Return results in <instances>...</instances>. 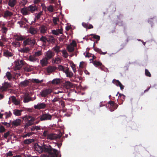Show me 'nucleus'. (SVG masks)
I'll return each instance as SVG.
<instances>
[{"label": "nucleus", "instance_id": "1", "mask_svg": "<svg viewBox=\"0 0 157 157\" xmlns=\"http://www.w3.org/2000/svg\"><path fill=\"white\" fill-rule=\"evenodd\" d=\"M43 135L44 136L46 137L47 139L52 140L57 139H60L62 136L63 134L60 132L58 135H57L50 133L48 131L45 130L43 133Z\"/></svg>", "mask_w": 157, "mask_h": 157}, {"label": "nucleus", "instance_id": "2", "mask_svg": "<svg viewBox=\"0 0 157 157\" xmlns=\"http://www.w3.org/2000/svg\"><path fill=\"white\" fill-rule=\"evenodd\" d=\"M22 119L25 121H27L25 124V127H28L32 125L33 124L34 121L35 120V118L32 116L26 115L22 117Z\"/></svg>", "mask_w": 157, "mask_h": 157}, {"label": "nucleus", "instance_id": "3", "mask_svg": "<svg viewBox=\"0 0 157 157\" xmlns=\"http://www.w3.org/2000/svg\"><path fill=\"white\" fill-rule=\"evenodd\" d=\"M43 152L47 153L50 155L56 154L58 152L57 150L52 148L49 145H43Z\"/></svg>", "mask_w": 157, "mask_h": 157}, {"label": "nucleus", "instance_id": "4", "mask_svg": "<svg viewBox=\"0 0 157 157\" xmlns=\"http://www.w3.org/2000/svg\"><path fill=\"white\" fill-rule=\"evenodd\" d=\"M52 118V115L50 114L49 113H42L37 118V119H39L40 120L42 121L51 120Z\"/></svg>", "mask_w": 157, "mask_h": 157}, {"label": "nucleus", "instance_id": "5", "mask_svg": "<svg viewBox=\"0 0 157 157\" xmlns=\"http://www.w3.org/2000/svg\"><path fill=\"white\" fill-rule=\"evenodd\" d=\"M52 92V90L50 88L45 89L40 92V95L42 97H48Z\"/></svg>", "mask_w": 157, "mask_h": 157}, {"label": "nucleus", "instance_id": "6", "mask_svg": "<svg viewBox=\"0 0 157 157\" xmlns=\"http://www.w3.org/2000/svg\"><path fill=\"white\" fill-rule=\"evenodd\" d=\"M36 43L35 40L31 38L26 39L23 41V44L25 46L27 45H30L31 46H33Z\"/></svg>", "mask_w": 157, "mask_h": 157}, {"label": "nucleus", "instance_id": "7", "mask_svg": "<svg viewBox=\"0 0 157 157\" xmlns=\"http://www.w3.org/2000/svg\"><path fill=\"white\" fill-rule=\"evenodd\" d=\"M55 55V53L51 50H49L45 53V57L48 60L53 59Z\"/></svg>", "mask_w": 157, "mask_h": 157}, {"label": "nucleus", "instance_id": "8", "mask_svg": "<svg viewBox=\"0 0 157 157\" xmlns=\"http://www.w3.org/2000/svg\"><path fill=\"white\" fill-rule=\"evenodd\" d=\"M23 60L18 59L15 62V69L19 70L24 65Z\"/></svg>", "mask_w": 157, "mask_h": 157}, {"label": "nucleus", "instance_id": "9", "mask_svg": "<svg viewBox=\"0 0 157 157\" xmlns=\"http://www.w3.org/2000/svg\"><path fill=\"white\" fill-rule=\"evenodd\" d=\"M11 86L10 83L5 82L2 84V86L0 87V89L2 91H6L8 88Z\"/></svg>", "mask_w": 157, "mask_h": 157}, {"label": "nucleus", "instance_id": "10", "mask_svg": "<svg viewBox=\"0 0 157 157\" xmlns=\"http://www.w3.org/2000/svg\"><path fill=\"white\" fill-rule=\"evenodd\" d=\"M47 106V104L44 103H38L36 105H35L34 106L35 109H45Z\"/></svg>", "mask_w": 157, "mask_h": 157}, {"label": "nucleus", "instance_id": "11", "mask_svg": "<svg viewBox=\"0 0 157 157\" xmlns=\"http://www.w3.org/2000/svg\"><path fill=\"white\" fill-rule=\"evenodd\" d=\"M76 45V44L75 42H73L70 45L67 46V49L68 51L69 52H72L74 50V47Z\"/></svg>", "mask_w": 157, "mask_h": 157}, {"label": "nucleus", "instance_id": "12", "mask_svg": "<svg viewBox=\"0 0 157 157\" xmlns=\"http://www.w3.org/2000/svg\"><path fill=\"white\" fill-rule=\"evenodd\" d=\"M112 82L117 86H119L121 90L124 89V86L118 80L114 79L113 80Z\"/></svg>", "mask_w": 157, "mask_h": 157}, {"label": "nucleus", "instance_id": "13", "mask_svg": "<svg viewBox=\"0 0 157 157\" xmlns=\"http://www.w3.org/2000/svg\"><path fill=\"white\" fill-rule=\"evenodd\" d=\"M27 10L32 13H33L35 11L37 10V7L35 5H31L27 7Z\"/></svg>", "mask_w": 157, "mask_h": 157}, {"label": "nucleus", "instance_id": "14", "mask_svg": "<svg viewBox=\"0 0 157 157\" xmlns=\"http://www.w3.org/2000/svg\"><path fill=\"white\" fill-rule=\"evenodd\" d=\"M65 73L67 77L69 78H71L73 76V72L70 71L67 67L66 68Z\"/></svg>", "mask_w": 157, "mask_h": 157}, {"label": "nucleus", "instance_id": "15", "mask_svg": "<svg viewBox=\"0 0 157 157\" xmlns=\"http://www.w3.org/2000/svg\"><path fill=\"white\" fill-rule=\"evenodd\" d=\"M63 29H58L56 30H52V33L56 35H58L59 34H62Z\"/></svg>", "mask_w": 157, "mask_h": 157}, {"label": "nucleus", "instance_id": "16", "mask_svg": "<svg viewBox=\"0 0 157 157\" xmlns=\"http://www.w3.org/2000/svg\"><path fill=\"white\" fill-rule=\"evenodd\" d=\"M24 98L23 101L25 103L28 102L31 100V98L29 97V95L28 94H26L23 96Z\"/></svg>", "mask_w": 157, "mask_h": 157}, {"label": "nucleus", "instance_id": "17", "mask_svg": "<svg viewBox=\"0 0 157 157\" xmlns=\"http://www.w3.org/2000/svg\"><path fill=\"white\" fill-rule=\"evenodd\" d=\"M48 60L46 57L43 58L40 61V63L42 67H44L47 65L48 63Z\"/></svg>", "mask_w": 157, "mask_h": 157}, {"label": "nucleus", "instance_id": "18", "mask_svg": "<svg viewBox=\"0 0 157 157\" xmlns=\"http://www.w3.org/2000/svg\"><path fill=\"white\" fill-rule=\"evenodd\" d=\"M21 120L19 119H17L12 121V124L13 126H17L20 125Z\"/></svg>", "mask_w": 157, "mask_h": 157}, {"label": "nucleus", "instance_id": "19", "mask_svg": "<svg viewBox=\"0 0 157 157\" xmlns=\"http://www.w3.org/2000/svg\"><path fill=\"white\" fill-rule=\"evenodd\" d=\"M64 86L67 89H69L73 86V84L69 81H66L63 84Z\"/></svg>", "mask_w": 157, "mask_h": 157}, {"label": "nucleus", "instance_id": "20", "mask_svg": "<svg viewBox=\"0 0 157 157\" xmlns=\"http://www.w3.org/2000/svg\"><path fill=\"white\" fill-rule=\"evenodd\" d=\"M17 3V0H8V5L11 7H13Z\"/></svg>", "mask_w": 157, "mask_h": 157}, {"label": "nucleus", "instance_id": "21", "mask_svg": "<svg viewBox=\"0 0 157 157\" xmlns=\"http://www.w3.org/2000/svg\"><path fill=\"white\" fill-rule=\"evenodd\" d=\"M13 14V13L12 12H10L9 10H7L5 12L3 17L4 18H7V17L11 16Z\"/></svg>", "mask_w": 157, "mask_h": 157}, {"label": "nucleus", "instance_id": "22", "mask_svg": "<svg viewBox=\"0 0 157 157\" xmlns=\"http://www.w3.org/2000/svg\"><path fill=\"white\" fill-rule=\"evenodd\" d=\"M14 38L17 41H21L25 39V38L23 36L21 35L19 36L17 34L14 36Z\"/></svg>", "mask_w": 157, "mask_h": 157}, {"label": "nucleus", "instance_id": "23", "mask_svg": "<svg viewBox=\"0 0 157 157\" xmlns=\"http://www.w3.org/2000/svg\"><path fill=\"white\" fill-rule=\"evenodd\" d=\"M56 68L54 66H49L47 68V70L48 73H52L56 70Z\"/></svg>", "mask_w": 157, "mask_h": 157}, {"label": "nucleus", "instance_id": "24", "mask_svg": "<svg viewBox=\"0 0 157 157\" xmlns=\"http://www.w3.org/2000/svg\"><path fill=\"white\" fill-rule=\"evenodd\" d=\"M27 7L26 8H24L21 9V13L24 15H28L30 14V13L27 10Z\"/></svg>", "mask_w": 157, "mask_h": 157}, {"label": "nucleus", "instance_id": "25", "mask_svg": "<svg viewBox=\"0 0 157 157\" xmlns=\"http://www.w3.org/2000/svg\"><path fill=\"white\" fill-rule=\"evenodd\" d=\"M11 98L14 104L15 105H17L20 104V100L17 99L16 98L15 96H12Z\"/></svg>", "mask_w": 157, "mask_h": 157}, {"label": "nucleus", "instance_id": "26", "mask_svg": "<svg viewBox=\"0 0 157 157\" xmlns=\"http://www.w3.org/2000/svg\"><path fill=\"white\" fill-rule=\"evenodd\" d=\"M93 64L96 67L100 66L101 69H102V68L104 67L102 65V63L99 61H94L93 62Z\"/></svg>", "mask_w": 157, "mask_h": 157}, {"label": "nucleus", "instance_id": "27", "mask_svg": "<svg viewBox=\"0 0 157 157\" xmlns=\"http://www.w3.org/2000/svg\"><path fill=\"white\" fill-rule=\"evenodd\" d=\"M3 55L5 57H8L12 56H13V54L8 50H6L4 52Z\"/></svg>", "mask_w": 157, "mask_h": 157}, {"label": "nucleus", "instance_id": "28", "mask_svg": "<svg viewBox=\"0 0 157 157\" xmlns=\"http://www.w3.org/2000/svg\"><path fill=\"white\" fill-rule=\"evenodd\" d=\"M43 146H40L38 144L37 146L35 147V149L40 153L43 152Z\"/></svg>", "mask_w": 157, "mask_h": 157}, {"label": "nucleus", "instance_id": "29", "mask_svg": "<svg viewBox=\"0 0 157 157\" xmlns=\"http://www.w3.org/2000/svg\"><path fill=\"white\" fill-rule=\"evenodd\" d=\"M22 111L21 110L15 109L13 110V113L15 116H19L21 115Z\"/></svg>", "mask_w": 157, "mask_h": 157}, {"label": "nucleus", "instance_id": "30", "mask_svg": "<svg viewBox=\"0 0 157 157\" xmlns=\"http://www.w3.org/2000/svg\"><path fill=\"white\" fill-rule=\"evenodd\" d=\"M40 31L41 33H46L47 28L46 26L42 25L40 27Z\"/></svg>", "mask_w": 157, "mask_h": 157}, {"label": "nucleus", "instance_id": "31", "mask_svg": "<svg viewBox=\"0 0 157 157\" xmlns=\"http://www.w3.org/2000/svg\"><path fill=\"white\" fill-rule=\"evenodd\" d=\"M34 140L33 139H26L24 141V143L25 144H29L31 143L34 142Z\"/></svg>", "mask_w": 157, "mask_h": 157}, {"label": "nucleus", "instance_id": "32", "mask_svg": "<svg viewBox=\"0 0 157 157\" xmlns=\"http://www.w3.org/2000/svg\"><path fill=\"white\" fill-rule=\"evenodd\" d=\"M29 83V81L25 80L24 81L21 82L20 83V85L22 86H26L28 85Z\"/></svg>", "mask_w": 157, "mask_h": 157}, {"label": "nucleus", "instance_id": "33", "mask_svg": "<svg viewBox=\"0 0 157 157\" xmlns=\"http://www.w3.org/2000/svg\"><path fill=\"white\" fill-rule=\"evenodd\" d=\"M61 60V59L59 57L53 58L52 60V63L56 64L60 62Z\"/></svg>", "mask_w": 157, "mask_h": 157}, {"label": "nucleus", "instance_id": "34", "mask_svg": "<svg viewBox=\"0 0 157 157\" xmlns=\"http://www.w3.org/2000/svg\"><path fill=\"white\" fill-rule=\"evenodd\" d=\"M36 57L34 55L32 56L31 55L29 56V60L31 62H36L37 59Z\"/></svg>", "mask_w": 157, "mask_h": 157}, {"label": "nucleus", "instance_id": "35", "mask_svg": "<svg viewBox=\"0 0 157 157\" xmlns=\"http://www.w3.org/2000/svg\"><path fill=\"white\" fill-rule=\"evenodd\" d=\"M29 48L28 47H26L21 48L20 50V52L22 53H28L29 52Z\"/></svg>", "mask_w": 157, "mask_h": 157}, {"label": "nucleus", "instance_id": "36", "mask_svg": "<svg viewBox=\"0 0 157 157\" xmlns=\"http://www.w3.org/2000/svg\"><path fill=\"white\" fill-rule=\"evenodd\" d=\"M29 33L32 34H35L36 32V29L32 27H30L29 29Z\"/></svg>", "mask_w": 157, "mask_h": 157}, {"label": "nucleus", "instance_id": "37", "mask_svg": "<svg viewBox=\"0 0 157 157\" xmlns=\"http://www.w3.org/2000/svg\"><path fill=\"white\" fill-rule=\"evenodd\" d=\"M60 82V79L59 78H55L51 82L53 84L56 85L59 83Z\"/></svg>", "mask_w": 157, "mask_h": 157}, {"label": "nucleus", "instance_id": "38", "mask_svg": "<svg viewBox=\"0 0 157 157\" xmlns=\"http://www.w3.org/2000/svg\"><path fill=\"white\" fill-rule=\"evenodd\" d=\"M40 40L44 43H46L47 41H48V39L45 37L42 36L40 38Z\"/></svg>", "mask_w": 157, "mask_h": 157}, {"label": "nucleus", "instance_id": "39", "mask_svg": "<svg viewBox=\"0 0 157 157\" xmlns=\"http://www.w3.org/2000/svg\"><path fill=\"white\" fill-rule=\"evenodd\" d=\"M62 53L63 56L65 58H67L68 56V54L67 53L65 50H63L61 51Z\"/></svg>", "mask_w": 157, "mask_h": 157}, {"label": "nucleus", "instance_id": "40", "mask_svg": "<svg viewBox=\"0 0 157 157\" xmlns=\"http://www.w3.org/2000/svg\"><path fill=\"white\" fill-rule=\"evenodd\" d=\"M53 23L55 25H56L57 23V22L59 21V18L58 17H53L52 19Z\"/></svg>", "mask_w": 157, "mask_h": 157}, {"label": "nucleus", "instance_id": "41", "mask_svg": "<svg viewBox=\"0 0 157 157\" xmlns=\"http://www.w3.org/2000/svg\"><path fill=\"white\" fill-rule=\"evenodd\" d=\"M65 69L64 67L62 65H59L58 66V69L65 73Z\"/></svg>", "mask_w": 157, "mask_h": 157}, {"label": "nucleus", "instance_id": "42", "mask_svg": "<svg viewBox=\"0 0 157 157\" xmlns=\"http://www.w3.org/2000/svg\"><path fill=\"white\" fill-rule=\"evenodd\" d=\"M6 76L9 80H10L12 78V75L10 72L8 71L6 72Z\"/></svg>", "mask_w": 157, "mask_h": 157}, {"label": "nucleus", "instance_id": "43", "mask_svg": "<svg viewBox=\"0 0 157 157\" xmlns=\"http://www.w3.org/2000/svg\"><path fill=\"white\" fill-rule=\"evenodd\" d=\"M48 39V41L51 43H54L55 42V39L52 36H50Z\"/></svg>", "mask_w": 157, "mask_h": 157}, {"label": "nucleus", "instance_id": "44", "mask_svg": "<svg viewBox=\"0 0 157 157\" xmlns=\"http://www.w3.org/2000/svg\"><path fill=\"white\" fill-rule=\"evenodd\" d=\"M12 44L15 47H19L21 45L20 43L18 41L13 42Z\"/></svg>", "mask_w": 157, "mask_h": 157}, {"label": "nucleus", "instance_id": "45", "mask_svg": "<svg viewBox=\"0 0 157 157\" xmlns=\"http://www.w3.org/2000/svg\"><path fill=\"white\" fill-rule=\"evenodd\" d=\"M32 81L33 83H39L42 82H43V80L40 81L38 79H32Z\"/></svg>", "mask_w": 157, "mask_h": 157}, {"label": "nucleus", "instance_id": "46", "mask_svg": "<svg viewBox=\"0 0 157 157\" xmlns=\"http://www.w3.org/2000/svg\"><path fill=\"white\" fill-rule=\"evenodd\" d=\"M4 115L6 116V118L7 119L10 117L12 116V114L11 112L10 111L9 112H5Z\"/></svg>", "mask_w": 157, "mask_h": 157}, {"label": "nucleus", "instance_id": "47", "mask_svg": "<svg viewBox=\"0 0 157 157\" xmlns=\"http://www.w3.org/2000/svg\"><path fill=\"white\" fill-rule=\"evenodd\" d=\"M60 99V98L59 97V96H57L53 100H52L51 101L53 103H55L56 102L59 101Z\"/></svg>", "mask_w": 157, "mask_h": 157}, {"label": "nucleus", "instance_id": "48", "mask_svg": "<svg viewBox=\"0 0 157 157\" xmlns=\"http://www.w3.org/2000/svg\"><path fill=\"white\" fill-rule=\"evenodd\" d=\"M145 75L147 77H151V75L148 70L146 69L145 70Z\"/></svg>", "mask_w": 157, "mask_h": 157}, {"label": "nucleus", "instance_id": "49", "mask_svg": "<svg viewBox=\"0 0 157 157\" xmlns=\"http://www.w3.org/2000/svg\"><path fill=\"white\" fill-rule=\"evenodd\" d=\"M42 14V12L41 11L40 12L38 13L37 15L36 16L35 20H38L40 17L41 16Z\"/></svg>", "mask_w": 157, "mask_h": 157}, {"label": "nucleus", "instance_id": "50", "mask_svg": "<svg viewBox=\"0 0 157 157\" xmlns=\"http://www.w3.org/2000/svg\"><path fill=\"white\" fill-rule=\"evenodd\" d=\"M54 50L57 53H58L59 52L61 51L59 50L60 47L59 46H56L53 48Z\"/></svg>", "mask_w": 157, "mask_h": 157}, {"label": "nucleus", "instance_id": "51", "mask_svg": "<svg viewBox=\"0 0 157 157\" xmlns=\"http://www.w3.org/2000/svg\"><path fill=\"white\" fill-rule=\"evenodd\" d=\"M51 155L53 156V157H55V156H56V157H61V155L60 153V151H58V152L56 153V154H53L52 155Z\"/></svg>", "mask_w": 157, "mask_h": 157}, {"label": "nucleus", "instance_id": "52", "mask_svg": "<svg viewBox=\"0 0 157 157\" xmlns=\"http://www.w3.org/2000/svg\"><path fill=\"white\" fill-rule=\"evenodd\" d=\"M42 54V53L41 51H39L36 52H35L34 54L35 56L38 57L41 56Z\"/></svg>", "mask_w": 157, "mask_h": 157}, {"label": "nucleus", "instance_id": "53", "mask_svg": "<svg viewBox=\"0 0 157 157\" xmlns=\"http://www.w3.org/2000/svg\"><path fill=\"white\" fill-rule=\"evenodd\" d=\"M95 46V43L94 42V45L93 46V47L94 48V49L95 51L99 53L101 52V49H100L97 48H94Z\"/></svg>", "mask_w": 157, "mask_h": 157}, {"label": "nucleus", "instance_id": "54", "mask_svg": "<svg viewBox=\"0 0 157 157\" xmlns=\"http://www.w3.org/2000/svg\"><path fill=\"white\" fill-rule=\"evenodd\" d=\"M6 129L3 125H0V133H2L5 132Z\"/></svg>", "mask_w": 157, "mask_h": 157}, {"label": "nucleus", "instance_id": "55", "mask_svg": "<svg viewBox=\"0 0 157 157\" xmlns=\"http://www.w3.org/2000/svg\"><path fill=\"white\" fill-rule=\"evenodd\" d=\"M90 36H93V37L95 39L97 40L98 41L100 40V37L99 36L97 35H96L94 34H91L90 35Z\"/></svg>", "mask_w": 157, "mask_h": 157}, {"label": "nucleus", "instance_id": "56", "mask_svg": "<svg viewBox=\"0 0 157 157\" xmlns=\"http://www.w3.org/2000/svg\"><path fill=\"white\" fill-rule=\"evenodd\" d=\"M10 133H11V132L9 131H8V132H7L5 133L4 134L3 137H4V138H5L6 139H7V137L9 135H10Z\"/></svg>", "mask_w": 157, "mask_h": 157}, {"label": "nucleus", "instance_id": "57", "mask_svg": "<svg viewBox=\"0 0 157 157\" xmlns=\"http://www.w3.org/2000/svg\"><path fill=\"white\" fill-rule=\"evenodd\" d=\"M48 10L49 12H53L54 10V8L53 6L51 5L49 6L48 8Z\"/></svg>", "mask_w": 157, "mask_h": 157}, {"label": "nucleus", "instance_id": "58", "mask_svg": "<svg viewBox=\"0 0 157 157\" xmlns=\"http://www.w3.org/2000/svg\"><path fill=\"white\" fill-rule=\"evenodd\" d=\"M1 123L4 125L6 126L7 127H10V124L9 123H8L6 122H2Z\"/></svg>", "mask_w": 157, "mask_h": 157}, {"label": "nucleus", "instance_id": "59", "mask_svg": "<svg viewBox=\"0 0 157 157\" xmlns=\"http://www.w3.org/2000/svg\"><path fill=\"white\" fill-rule=\"evenodd\" d=\"M13 155L12 152L11 151H9L6 154V155L7 156H11Z\"/></svg>", "mask_w": 157, "mask_h": 157}, {"label": "nucleus", "instance_id": "60", "mask_svg": "<svg viewBox=\"0 0 157 157\" xmlns=\"http://www.w3.org/2000/svg\"><path fill=\"white\" fill-rule=\"evenodd\" d=\"M82 25L84 28L87 29L88 25V23H86L85 22H82Z\"/></svg>", "mask_w": 157, "mask_h": 157}, {"label": "nucleus", "instance_id": "61", "mask_svg": "<svg viewBox=\"0 0 157 157\" xmlns=\"http://www.w3.org/2000/svg\"><path fill=\"white\" fill-rule=\"evenodd\" d=\"M17 23H18L20 25H24L25 24V22H24L23 21H18Z\"/></svg>", "mask_w": 157, "mask_h": 157}, {"label": "nucleus", "instance_id": "62", "mask_svg": "<svg viewBox=\"0 0 157 157\" xmlns=\"http://www.w3.org/2000/svg\"><path fill=\"white\" fill-rule=\"evenodd\" d=\"M156 20V18L155 17H153V18H149L148 20V22H151V21H153L154 20Z\"/></svg>", "mask_w": 157, "mask_h": 157}, {"label": "nucleus", "instance_id": "63", "mask_svg": "<svg viewBox=\"0 0 157 157\" xmlns=\"http://www.w3.org/2000/svg\"><path fill=\"white\" fill-rule=\"evenodd\" d=\"M2 29L3 30V33H6V32L7 31L8 29L6 28V27H3L2 28Z\"/></svg>", "mask_w": 157, "mask_h": 157}, {"label": "nucleus", "instance_id": "64", "mask_svg": "<svg viewBox=\"0 0 157 157\" xmlns=\"http://www.w3.org/2000/svg\"><path fill=\"white\" fill-rule=\"evenodd\" d=\"M109 104L110 105L113 107L114 105H115V103L113 101H110L109 102Z\"/></svg>", "mask_w": 157, "mask_h": 157}]
</instances>
